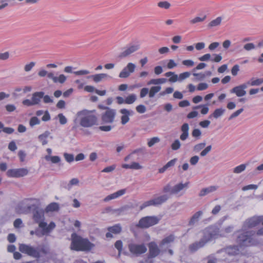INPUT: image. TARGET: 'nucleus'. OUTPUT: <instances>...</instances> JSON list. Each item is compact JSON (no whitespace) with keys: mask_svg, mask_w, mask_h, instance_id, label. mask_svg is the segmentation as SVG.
Listing matches in <instances>:
<instances>
[{"mask_svg":"<svg viewBox=\"0 0 263 263\" xmlns=\"http://www.w3.org/2000/svg\"><path fill=\"white\" fill-rule=\"evenodd\" d=\"M128 248L132 254L136 256L143 254L147 251V248L144 244H137L132 242L128 244Z\"/></svg>","mask_w":263,"mask_h":263,"instance_id":"0eeeda50","label":"nucleus"},{"mask_svg":"<svg viewBox=\"0 0 263 263\" xmlns=\"http://www.w3.org/2000/svg\"><path fill=\"white\" fill-rule=\"evenodd\" d=\"M149 93V89L148 88H143L140 90V97L143 98Z\"/></svg>","mask_w":263,"mask_h":263,"instance_id":"052dcab7","label":"nucleus"},{"mask_svg":"<svg viewBox=\"0 0 263 263\" xmlns=\"http://www.w3.org/2000/svg\"><path fill=\"white\" fill-rule=\"evenodd\" d=\"M120 112L122 115L121 117V123L123 125H125L129 121V117L133 116L134 112L132 110H128L125 108L120 110Z\"/></svg>","mask_w":263,"mask_h":263,"instance_id":"dca6fc26","label":"nucleus"},{"mask_svg":"<svg viewBox=\"0 0 263 263\" xmlns=\"http://www.w3.org/2000/svg\"><path fill=\"white\" fill-rule=\"evenodd\" d=\"M70 249L77 251H89L94 247L87 239L83 238L81 236L73 233L71 235Z\"/></svg>","mask_w":263,"mask_h":263,"instance_id":"f03ea898","label":"nucleus"},{"mask_svg":"<svg viewBox=\"0 0 263 263\" xmlns=\"http://www.w3.org/2000/svg\"><path fill=\"white\" fill-rule=\"evenodd\" d=\"M255 46L253 43H248L244 45L243 48L247 51H250L254 49Z\"/></svg>","mask_w":263,"mask_h":263,"instance_id":"69168bd1","label":"nucleus"},{"mask_svg":"<svg viewBox=\"0 0 263 263\" xmlns=\"http://www.w3.org/2000/svg\"><path fill=\"white\" fill-rule=\"evenodd\" d=\"M55 227V224L54 222H51L49 225L45 222H41L40 224V228H44L46 231V232L48 234L50 233Z\"/></svg>","mask_w":263,"mask_h":263,"instance_id":"bb28decb","label":"nucleus"},{"mask_svg":"<svg viewBox=\"0 0 263 263\" xmlns=\"http://www.w3.org/2000/svg\"><path fill=\"white\" fill-rule=\"evenodd\" d=\"M249 81L250 86H259L263 83V79H251Z\"/></svg>","mask_w":263,"mask_h":263,"instance_id":"37998d69","label":"nucleus"},{"mask_svg":"<svg viewBox=\"0 0 263 263\" xmlns=\"http://www.w3.org/2000/svg\"><path fill=\"white\" fill-rule=\"evenodd\" d=\"M115 248L119 251V255H120L121 252L122 250V242L121 240H117L115 243Z\"/></svg>","mask_w":263,"mask_h":263,"instance_id":"4d7b16f0","label":"nucleus"},{"mask_svg":"<svg viewBox=\"0 0 263 263\" xmlns=\"http://www.w3.org/2000/svg\"><path fill=\"white\" fill-rule=\"evenodd\" d=\"M191 75L190 72H184L180 73L178 76V81H182V80L189 78Z\"/></svg>","mask_w":263,"mask_h":263,"instance_id":"49530a36","label":"nucleus"},{"mask_svg":"<svg viewBox=\"0 0 263 263\" xmlns=\"http://www.w3.org/2000/svg\"><path fill=\"white\" fill-rule=\"evenodd\" d=\"M66 79L67 78L65 75L61 74L59 77L56 78V81L54 83L59 82L60 83L62 84L65 82Z\"/></svg>","mask_w":263,"mask_h":263,"instance_id":"bf43d9fd","label":"nucleus"},{"mask_svg":"<svg viewBox=\"0 0 263 263\" xmlns=\"http://www.w3.org/2000/svg\"><path fill=\"white\" fill-rule=\"evenodd\" d=\"M203 233V236L201 239L204 240L206 243L212 239L216 238L219 236V229L216 227L211 226L205 229Z\"/></svg>","mask_w":263,"mask_h":263,"instance_id":"20e7f679","label":"nucleus"},{"mask_svg":"<svg viewBox=\"0 0 263 263\" xmlns=\"http://www.w3.org/2000/svg\"><path fill=\"white\" fill-rule=\"evenodd\" d=\"M59 209V205L58 203L53 202L49 204L46 208L47 212L57 211Z\"/></svg>","mask_w":263,"mask_h":263,"instance_id":"e433bc0d","label":"nucleus"},{"mask_svg":"<svg viewBox=\"0 0 263 263\" xmlns=\"http://www.w3.org/2000/svg\"><path fill=\"white\" fill-rule=\"evenodd\" d=\"M35 63L34 62H31L29 63V64H27L25 65L24 66V70L25 72H29L31 70L32 68L35 66Z\"/></svg>","mask_w":263,"mask_h":263,"instance_id":"8fccbe9b","label":"nucleus"},{"mask_svg":"<svg viewBox=\"0 0 263 263\" xmlns=\"http://www.w3.org/2000/svg\"><path fill=\"white\" fill-rule=\"evenodd\" d=\"M212 149V145H209L203 149L200 153L201 157L205 156Z\"/></svg>","mask_w":263,"mask_h":263,"instance_id":"09e8293b","label":"nucleus"},{"mask_svg":"<svg viewBox=\"0 0 263 263\" xmlns=\"http://www.w3.org/2000/svg\"><path fill=\"white\" fill-rule=\"evenodd\" d=\"M217 189L216 186H211L206 188L202 189L199 194L201 197L204 196L209 193L215 192Z\"/></svg>","mask_w":263,"mask_h":263,"instance_id":"a878e982","label":"nucleus"},{"mask_svg":"<svg viewBox=\"0 0 263 263\" xmlns=\"http://www.w3.org/2000/svg\"><path fill=\"white\" fill-rule=\"evenodd\" d=\"M135 68L136 65L135 64H133L132 63H128L126 66L119 73V78H128L130 76V73H133L134 72Z\"/></svg>","mask_w":263,"mask_h":263,"instance_id":"ddd939ff","label":"nucleus"},{"mask_svg":"<svg viewBox=\"0 0 263 263\" xmlns=\"http://www.w3.org/2000/svg\"><path fill=\"white\" fill-rule=\"evenodd\" d=\"M243 108H240L237 110H236V111H235L234 112H233L229 118V120H231L236 117H237V116H238L242 111H243Z\"/></svg>","mask_w":263,"mask_h":263,"instance_id":"6e6d98bb","label":"nucleus"},{"mask_svg":"<svg viewBox=\"0 0 263 263\" xmlns=\"http://www.w3.org/2000/svg\"><path fill=\"white\" fill-rule=\"evenodd\" d=\"M168 198L169 196L165 194L153 199L154 206H157L165 202Z\"/></svg>","mask_w":263,"mask_h":263,"instance_id":"393cba45","label":"nucleus"},{"mask_svg":"<svg viewBox=\"0 0 263 263\" xmlns=\"http://www.w3.org/2000/svg\"><path fill=\"white\" fill-rule=\"evenodd\" d=\"M148 246L149 248L148 258L156 257L162 252L161 248L160 249L155 242H149Z\"/></svg>","mask_w":263,"mask_h":263,"instance_id":"4468645a","label":"nucleus"},{"mask_svg":"<svg viewBox=\"0 0 263 263\" xmlns=\"http://www.w3.org/2000/svg\"><path fill=\"white\" fill-rule=\"evenodd\" d=\"M189 182H186L185 183H180L175 185L171 190V194H176L178 193L180 191L182 190L184 188H187Z\"/></svg>","mask_w":263,"mask_h":263,"instance_id":"6ab92c4d","label":"nucleus"},{"mask_svg":"<svg viewBox=\"0 0 263 263\" xmlns=\"http://www.w3.org/2000/svg\"><path fill=\"white\" fill-rule=\"evenodd\" d=\"M139 49L140 45L139 44L130 45L120 53L119 57L121 59L126 58L134 52L138 51Z\"/></svg>","mask_w":263,"mask_h":263,"instance_id":"f8f14e48","label":"nucleus"},{"mask_svg":"<svg viewBox=\"0 0 263 263\" xmlns=\"http://www.w3.org/2000/svg\"><path fill=\"white\" fill-rule=\"evenodd\" d=\"M239 252V250L237 246H230L222 251V253H227L229 255H235L238 254Z\"/></svg>","mask_w":263,"mask_h":263,"instance_id":"4be33fe9","label":"nucleus"},{"mask_svg":"<svg viewBox=\"0 0 263 263\" xmlns=\"http://www.w3.org/2000/svg\"><path fill=\"white\" fill-rule=\"evenodd\" d=\"M18 249L22 253L27 254L29 256L36 258H39L40 256L39 252L31 246L21 243L19 245Z\"/></svg>","mask_w":263,"mask_h":263,"instance_id":"6e6552de","label":"nucleus"},{"mask_svg":"<svg viewBox=\"0 0 263 263\" xmlns=\"http://www.w3.org/2000/svg\"><path fill=\"white\" fill-rule=\"evenodd\" d=\"M205 244V241H204V240L201 239L199 241L195 242L190 245L189 249L191 252H194L204 246Z\"/></svg>","mask_w":263,"mask_h":263,"instance_id":"aec40b11","label":"nucleus"},{"mask_svg":"<svg viewBox=\"0 0 263 263\" xmlns=\"http://www.w3.org/2000/svg\"><path fill=\"white\" fill-rule=\"evenodd\" d=\"M230 92L231 93H235L238 97L244 96L247 93L246 91L245 90H243L239 85L234 87L230 90Z\"/></svg>","mask_w":263,"mask_h":263,"instance_id":"b1692460","label":"nucleus"},{"mask_svg":"<svg viewBox=\"0 0 263 263\" xmlns=\"http://www.w3.org/2000/svg\"><path fill=\"white\" fill-rule=\"evenodd\" d=\"M201 135V132L199 129H194L192 132V136L194 137L200 138Z\"/></svg>","mask_w":263,"mask_h":263,"instance_id":"0e129e2a","label":"nucleus"},{"mask_svg":"<svg viewBox=\"0 0 263 263\" xmlns=\"http://www.w3.org/2000/svg\"><path fill=\"white\" fill-rule=\"evenodd\" d=\"M44 95V92L43 91L35 92L32 95L31 99L34 105L40 103L41 99L43 98Z\"/></svg>","mask_w":263,"mask_h":263,"instance_id":"412c9836","label":"nucleus"},{"mask_svg":"<svg viewBox=\"0 0 263 263\" xmlns=\"http://www.w3.org/2000/svg\"><path fill=\"white\" fill-rule=\"evenodd\" d=\"M233 230V227L232 226L227 227L221 231H219V236H226L228 234L232 232Z\"/></svg>","mask_w":263,"mask_h":263,"instance_id":"4c0bfd02","label":"nucleus"},{"mask_svg":"<svg viewBox=\"0 0 263 263\" xmlns=\"http://www.w3.org/2000/svg\"><path fill=\"white\" fill-rule=\"evenodd\" d=\"M28 172L26 168L10 169L7 172V175L9 177L19 178L26 176Z\"/></svg>","mask_w":263,"mask_h":263,"instance_id":"9d476101","label":"nucleus"},{"mask_svg":"<svg viewBox=\"0 0 263 263\" xmlns=\"http://www.w3.org/2000/svg\"><path fill=\"white\" fill-rule=\"evenodd\" d=\"M260 222L263 226V216H253L245 221L243 229L252 228L257 226Z\"/></svg>","mask_w":263,"mask_h":263,"instance_id":"1a4fd4ad","label":"nucleus"},{"mask_svg":"<svg viewBox=\"0 0 263 263\" xmlns=\"http://www.w3.org/2000/svg\"><path fill=\"white\" fill-rule=\"evenodd\" d=\"M40 123V120L36 117L31 118L29 122L30 125L31 126H33L34 125L39 124Z\"/></svg>","mask_w":263,"mask_h":263,"instance_id":"5fc2aeb1","label":"nucleus"},{"mask_svg":"<svg viewBox=\"0 0 263 263\" xmlns=\"http://www.w3.org/2000/svg\"><path fill=\"white\" fill-rule=\"evenodd\" d=\"M160 141V139L158 137H154L150 139L148 141L147 145L149 147H152L155 144L158 143Z\"/></svg>","mask_w":263,"mask_h":263,"instance_id":"603ef678","label":"nucleus"},{"mask_svg":"<svg viewBox=\"0 0 263 263\" xmlns=\"http://www.w3.org/2000/svg\"><path fill=\"white\" fill-rule=\"evenodd\" d=\"M199 159V158L198 156H194L190 158V162L192 165H195L198 163Z\"/></svg>","mask_w":263,"mask_h":263,"instance_id":"e2e57ef3","label":"nucleus"},{"mask_svg":"<svg viewBox=\"0 0 263 263\" xmlns=\"http://www.w3.org/2000/svg\"><path fill=\"white\" fill-rule=\"evenodd\" d=\"M167 80L165 78L153 79L147 82V85H159L164 84Z\"/></svg>","mask_w":263,"mask_h":263,"instance_id":"7c9ffc66","label":"nucleus"},{"mask_svg":"<svg viewBox=\"0 0 263 263\" xmlns=\"http://www.w3.org/2000/svg\"><path fill=\"white\" fill-rule=\"evenodd\" d=\"M63 156L66 161L68 163H70L74 160V155L73 154L65 153Z\"/></svg>","mask_w":263,"mask_h":263,"instance_id":"a18cd8bd","label":"nucleus"},{"mask_svg":"<svg viewBox=\"0 0 263 263\" xmlns=\"http://www.w3.org/2000/svg\"><path fill=\"white\" fill-rule=\"evenodd\" d=\"M174 91V88L173 87H167L165 88V89L160 92L159 95L160 96H165L166 94H170L172 93Z\"/></svg>","mask_w":263,"mask_h":263,"instance_id":"864d4df0","label":"nucleus"},{"mask_svg":"<svg viewBox=\"0 0 263 263\" xmlns=\"http://www.w3.org/2000/svg\"><path fill=\"white\" fill-rule=\"evenodd\" d=\"M136 109L137 111L140 114L144 113L146 110L145 106L143 105H138Z\"/></svg>","mask_w":263,"mask_h":263,"instance_id":"680f3d73","label":"nucleus"},{"mask_svg":"<svg viewBox=\"0 0 263 263\" xmlns=\"http://www.w3.org/2000/svg\"><path fill=\"white\" fill-rule=\"evenodd\" d=\"M203 214V212L201 211H199L195 213L193 216L191 217L189 225L192 226L196 222L198 221L199 218Z\"/></svg>","mask_w":263,"mask_h":263,"instance_id":"c85d7f7f","label":"nucleus"},{"mask_svg":"<svg viewBox=\"0 0 263 263\" xmlns=\"http://www.w3.org/2000/svg\"><path fill=\"white\" fill-rule=\"evenodd\" d=\"M181 144L179 140L177 139L172 144L171 147L173 150H177L180 147Z\"/></svg>","mask_w":263,"mask_h":263,"instance_id":"13d9d810","label":"nucleus"},{"mask_svg":"<svg viewBox=\"0 0 263 263\" xmlns=\"http://www.w3.org/2000/svg\"><path fill=\"white\" fill-rule=\"evenodd\" d=\"M255 232L243 229L236 233V242L240 247H249L254 244L253 236Z\"/></svg>","mask_w":263,"mask_h":263,"instance_id":"7ed1b4c3","label":"nucleus"},{"mask_svg":"<svg viewBox=\"0 0 263 263\" xmlns=\"http://www.w3.org/2000/svg\"><path fill=\"white\" fill-rule=\"evenodd\" d=\"M126 192L125 189H122L110 195L107 196L104 199V201L107 202L110 200L118 198L119 197L124 195Z\"/></svg>","mask_w":263,"mask_h":263,"instance_id":"a211bd4d","label":"nucleus"},{"mask_svg":"<svg viewBox=\"0 0 263 263\" xmlns=\"http://www.w3.org/2000/svg\"><path fill=\"white\" fill-rule=\"evenodd\" d=\"M206 18V16L205 15H203V17H195L193 19L190 20V22L191 24H195L199 22H203Z\"/></svg>","mask_w":263,"mask_h":263,"instance_id":"c03bdc74","label":"nucleus"},{"mask_svg":"<svg viewBox=\"0 0 263 263\" xmlns=\"http://www.w3.org/2000/svg\"><path fill=\"white\" fill-rule=\"evenodd\" d=\"M222 18L221 16L217 17L215 20L211 21L207 25L209 29H212L214 27L219 26L222 22Z\"/></svg>","mask_w":263,"mask_h":263,"instance_id":"cd10ccee","label":"nucleus"},{"mask_svg":"<svg viewBox=\"0 0 263 263\" xmlns=\"http://www.w3.org/2000/svg\"><path fill=\"white\" fill-rule=\"evenodd\" d=\"M137 100V96L132 93L128 96L125 99V103L127 104H132L134 103Z\"/></svg>","mask_w":263,"mask_h":263,"instance_id":"58836bf2","label":"nucleus"},{"mask_svg":"<svg viewBox=\"0 0 263 263\" xmlns=\"http://www.w3.org/2000/svg\"><path fill=\"white\" fill-rule=\"evenodd\" d=\"M161 89L160 86H152L149 90L148 96L150 98H153L155 95L160 91Z\"/></svg>","mask_w":263,"mask_h":263,"instance_id":"72a5a7b5","label":"nucleus"},{"mask_svg":"<svg viewBox=\"0 0 263 263\" xmlns=\"http://www.w3.org/2000/svg\"><path fill=\"white\" fill-rule=\"evenodd\" d=\"M122 230V228L119 224H116L112 227H109L108 231L112 233L117 234H119Z\"/></svg>","mask_w":263,"mask_h":263,"instance_id":"f704fd0d","label":"nucleus"},{"mask_svg":"<svg viewBox=\"0 0 263 263\" xmlns=\"http://www.w3.org/2000/svg\"><path fill=\"white\" fill-rule=\"evenodd\" d=\"M225 109L222 108H217L214 110L213 113L209 116V118L211 119L212 117L217 119L221 117L224 112Z\"/></svg>","mask_w":263,"mask_h":263,"instance_id":"2f4dec72","label":"nucleus"},{"mask_svg":"<svg viewBox=\"0 0 263 263\" xmlns=\"http://www.w3.org/2000/svg\"><path fill=\"white\" fill-rule=\"evenodd\" d=\"M45 159L46 161H50L53 163H58L61 161L60 157L57 156H51L46 155L45 157Z\"/></svg>","mask_w":263,"mask_h":263,"instance_id":"c9c22d12","label":"nucleus"},{"mask_svg":"<svg viewBox=\"0 0 263 263\" xmlns=\"http://www.w3.org/2000/svg\"><path fill=\"white\" fill-rule=\"evenodd\" d=\"M158 6L159 8L165 9H168L171 6V4L167 1H161L158 3Z\"/></svg>","mask_w":263,"mask_h":263,"instance_id":"79ce46f5","label":"nucleus"},{"mask_svg":"<svg viewBox=\"0 0 263 263\" xmlns=\"http://www.w3.org/2000/svg\"><path fill=\"white\" fill-rule=\"evenodd\" d=\"M247 167V164H242L233 168V172L235 174H240L243 172Z\"/></svg>","mask_w":263,"mask_h":263,"instance_id":"ea45409f","label":"nucleus"},{"mask_svg":"<svg viewBox=\"0 0 263 263\" xmlns=\"http://www.w3.org/2000/svg\"><path fill=\"white\" fill-rule=\"evenodd\" d=\"M205 145H206L205 142H202V143H198V144H196L195 145H194V146L193 147V151H194V152H195L196 153H198V152H200L201 150H202V149H203L205 147Z\"/></svg>","mask_w":263,"mask_h":263,"instance_id":"a19ab883","label":"nucleus"},{"mask_svg":"<svg viewBox=\"0 0 263 263\" xmlns=\"http://www.w3.org/2000/svg\"><path fill=\"white\" fill-rule=\"evenodd\" d=\"M182 63L183 65L187 67H192L194 65V62L191 60H183Z\"/></svg>","mask_w":263,"mask_h":263,"instance_id":"774afa93","label":"nucleus"},{"mask_svg":"<svg viewBox=\"0 0 263 263\" xmlns=\"http://www.w3.org/2000/svg\"><path fill=\"white\" fill-rule=\"evenodd\" d=\"M116 114V110L107 108V110L102 116V121L104 123H112L114 121Z\"/></svg>","mask_w":263,"mask_h":263,"instance_id":"9b49d317","label":"nucleus"},{"mask_svg":"<svg viewBox=\"0 0 263 263\" xmlns=\"http://www.w3.org/2000/svg\"><path fill=\"white\" fill-rule=\"evenodd\" d=\"M50 132L48 131L45 132L43 134L40 135L38 137L40 141L42 142L43 145L48 143L47 138L50 136Z\"/></svg>","mask_w":263,"mask_h":263,"instance_id":"c756f323","label":"nucleus"},{"mask_svg":"<svg viewBox=\"0 0 263 263\" xmlns=\"http://www.w3.org/2000/svg\"><path fill=\"white\" fill-rule=\"evenodd\" d=\"M166 77H170L168 81L171 83H175L178 81V76L174 72L169 71L164 74Z\"/></svg>","mask_w":263,"mask_h":263,"instance_id":"473e14b6","label":"nucleus"},{"mask_svg":"<svg viewBox=\"0 0 263 263\" xmlns=\"http://www.w3.org/2000/svg\"><path fill=\"white\" fill-rule=\"evenodd\" d=\"M189 127L187 123H184L181 126L182 134L180 136L181 140L184 141L186 140L189 136Z\"/></svg>","mask_w":263,"mask_h":263,"instance_id":"5701e85b","label":"nucleus"},{"mask_svg":"<svg viewBox=\"0 0 263 263\" xmlns=\"http://www.w3.org/2000/svg\"><path fill=\"white\" fill-rule=\"evenodd\" d=\"M57 118L59 119L60 123L62 125H64L67 123V119L63 115V114H59L57 116Z\"/></svg>","mask_w":263,"mask_h":263,"instance_id":"de8ad7c7","label":"nucleus"},{"mask_svg":"<svg viewBox=\"0 0 263 263\" xmlns=\"http://www.w3.org/2000/svg\"><path fill=\"white\" fill-rule=\"evenodd\" d=\"M175 236L173 235H170L163 238L159 243V247L162 250V252H165L167 249L170 246V244L174 241Z\"/></svg>","mask_w":263,"mask_h":263,"instance_id":"2eb2a0df","label":"nucleus"},{"mask_svg":"<svg viewBox=\"0 0 263 263\" xmlns=\"http://www.w3.org/2000/svg\"><path fill=\"white\" fill-rule=\"evenodd\" d=\"M42 230L40 231L39 230H36L34 231V234L38 237H42L44 235L48 234L47 232H46L44 228H41Z\"/></svg>","mask_w":263,"mask_h":263,"instance_id":"3c124183","label":"nucleus"},{"mask_svg":"<svg viewBox=\"0 0 263 263\" xmlns=\"http://www.w3.org/2000/svg\"><path fill=\"white\" fill-rule=\"evenodd\" d=\"M108 78H110V77L107 74L103 73L90 75L87 77L88 79H92L93 81V82L96 83H99L103 81L104 79Z\"/></svg>","mask_w":263,"mask_h":263,"instance_id":"f3484780","label":"nucleus"},{"mask_svg":"<svg viewBox=\"0 0 263 263\" xmlns=\"http://www.w3.org/2000/svg\"><path fill=\"white\" fill-rule=\"evenodd\" d=\"M176 66H177V64L175 62L174 60H172V59L169 60L168 62L167 65V67L168 69H171Z\"/></svg>","mask_w":263,"mask_h":263,"instance_id":"338daca9","label":"nucleus"},{"mask_svg":"<svg viewBox=\"0 0 263 263\" xmlns=\"http://www.w3.org/2000/svg\"><path fill=\"white\" fill-rule=\"evenodd\" d=\"M160 218L157 216H146L140 219L137 227L141 228H148L157 224Z\"/></svg>","mask_w":263,"mask_h":263,"instance_id":"423d86ee","label":"nucleus"},{"mask_svg":"<svg viewBox=\"0 0 263 263\" xmlns=\"http://www.w3.org/2000/svg\"><path fill=\"white\" fill-rule=\"evenodd\" d=\"M28 209L29 211L32 212V218L34 221L38 223L40 226V223L44 222V211L34 204L28 206Z\"/></svg>","mask_w":263,"mask_h":263,"instance_id":"39448f33","label":"nucleus"},{"mask_svg":"<svg viewBox=\"0 0 263 263\" xmlns=\"http://www.w3.org/2000/svg\"><path fill=\"white\" fill-rule=\"evenodd\" d=\"M94 111L83 109L78 111L73 120L74 125L72 129L77 128L79 125L85 128L91 127L97 125V118L92 114Z\"/></svg>","mask_w":263,"mask_h":263,"instance_id":"f257e3e1","label":"nucleus"}]
</instances>
